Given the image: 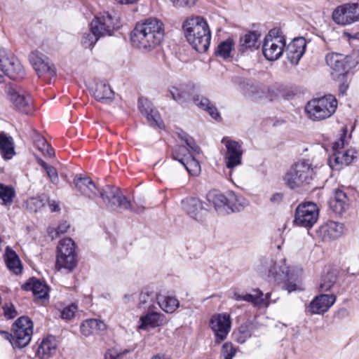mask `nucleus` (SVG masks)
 I'll use <instances>...</instances> for the list:
<instances>
[{
  "instance_id": "774afa93",
  "label": "nucleus",
  "mask_w": 359,
  "mask_h": 359,
  "mask_svg": "<svg viewBox=\"0 0 359 359\" xmlns=\"http://www.w3.org/2000/svg\"><path fill=\"white\" fill-rule=\"evenodd\" d=\"M37 162L44 170L49 165L41 158H37Z\"/></svg>"
},
{
  "instance_id": "09e8293b",
  "label": "nucleus",
  "mask_w": 359,
  "mask_h": 359,
  "mask_svg": "<svg viewBox=\"0 0 359 359\" xmlns=\"http://www.w3.org/2000/svg\"><path fill=\"white\" fill-rule=\"evenodd\" d=\"M178 137L184 141L187 146L190 148L195 154H200L201 148L197 145L195 140L192 137L189 135L187 133L181 131L178 133Z\"/></svg>"
},
{
  "instance_id": "6ab92c4d",
  "label": "nucleus",
  "mask_w": 359,
  "mask_h": 359,
  "mask_svg": "<svg viewBox=\"0 0 359 359\" xmlns=\"http://www.w3.org/2000/svg\"><path fill=\"white\" fill-rule=\"evenodd\" d=\"M336 296L333 294H321L316 296L308 306V311L312 314H321L327 311L334 304Z\"/></svg>"
},
{
  "instance_id": "0e129e2a",
  "label": "nucleus",
  "mask_w": 359,
  "mask_h": 359,
  "mask_svg": "<svg viewBox=\"0 0 359 359\" xmlns=\"http://www.w3.org/2000/svg\"><path fill=\"white\" fill-rule=\"evenodd\" d=\"M283 199V194L279 193L274 194L270 198L273 203H280Z\"/></svg>"
},
{
  "instance_id": "f03ea898",
  "label": "nucleus",
  "mask_w": 359,
  "mask_h": 359,
  "mask_svg": "<svg viewBox=\"0 0 359 359\" xmlns=\"http://www.w3.org/2000/svg\"><path fill=\"white\" fill-rule=\"evenodd\" d=\"M168 92L172 99L182 106L193 102L196 106L206 111L212 118L215 120L221 118L216 107L208 98L198 95L194 85L182 83L172 86L168 88Z\"/></svg>"
},
{
  "instance_id": "4468645a",
  "label": "nucleus",
  "mask_w": 359,
  "mask_h": 359,
  "mask_svg": "<svg viewBox=\"0 0 359 359\" xmlns=\"http://www.w3.org/2000/svg\"><path fill=\"white\" fill-rule=\"evenodd\" d=\"M231 318L228 313H219L212 316L210 326L215 335V343L224 341L231 330Z\"/></svg>"
},
{
  "instance_id": "c85d7f7f",
  "label": "nucleus",
  "mask_w": 359,
  "mask_h": 359,
  "mask_svg": "<svg viewBox=\"0 0 359 359\" xmlns=\"http://www.w3.org/2000/svg\"><path fill=\"white\" fill-rule=\"evenodd\" d=\"M256 328L255 325L250 320L242 323L236 332H233L235 340L239 344H244L251 337L252 333Z\"/></svg>"
},
{
  "instance_id": "c756f323",
  "label": "nucleus",
  "mask_w": 359,
  "mask_h": 359,
  "mask_svg": "<svg viewBox=\"0 0 359 359\" xmlns=\"http://www.w3.org/2000/svg\"><path fill=\"white\" fill-rule=\"evenodd\" d=\"M0 152L6 160L11 159L15 154L12 137L4 133H0Z\"/></svg>"
},
{
  "instance_id": "4be33fe9",
  "label": "nucleus",
  "mask_w": 359,
  "mask_h": 359,
  "mask_svg": "<svg viewBox=\"0 0 359 359\" xmlns=\"http://www.w3.org/2000/svg\"><path fill=\"white\" fill-rule=\"evenodd\" d=\"M74 184L81 194L90 198L98 196L99 188L90 177L76 175Z\"/></svg>"
},
{
  "instance_id": "7c9ffc66",
  "label": "nucleus",
  "mask_w": 359,
  "mask_h": 359,
  "mask_svg": "<svg viewBox=\"0 0 359 359\" xmlns=\"http://www.w3.org/2000/svg\"><path fill=\"white\" fill-rule=\"evenodd\" d=\"M5 262L8 269L16 275L22 272L21 262L14 250L6 247L5 253Z\"/></svg>"
},
{
  "instance_id": "1a4fd4ad",
  "label": "nucleus",
  "mask_w": 359,
  "mask_h": 359,
  "mask_svg": "<svg viewBox=\"0 0 359 359\" xmlns=\"http://www.w3.org/2000/svg\"><path fill=\"white\" fill-rule=\"evenodd\" d=\"M98 196L102 199L106 206L111 210H128L130 208V202L115 186L108 184L101 189L99 188Z\"/></svg>"
},
{
  "instance_id": "864d4df0",
  "label": "nucleus",
  "mask_w": 359,
  "mask_h": 359,
  "mask_svg": "<svg viewBox=\"0 0 359 359\" xmlns=\"http://www.w3.org/2000/svg\"><path fill=\"white\" fill-rule=\"evenodd\" d=\"M341 151L334 152L329 158V165L332 169L338 170L340 166L344 165L343 160L341 159Z\"/></svg>"
},
{
  "instance_id": "a878e982",
  "label": "nucleus",
  "mask_w": 359,
  "mask_h": 359,
  "mask_svg": "<svg viewBox=\"0 0 359 359\" xmlns=\"http://www.w3.org/2000/svg\"><path fill=\"white\" fill-rule=\"evenodd\" d=\"M57 341L55 337L48 336L39 344L36 355L41 359H48L56 353Z\"/></svg>"
},
{
  "instance_id": "8fccbe9b",
  "label": "nucleus",
  "mask_w": 359,
  "mask_h": 359,
  "mask_svg": "<svg viewBox=\"0 0 359 359\" xmlns=\"http://www.w3.org/2000/svg\"><path fill=\"white\" fill-rule=\"evenodd\" d=\"M236 353V349L230 342H226L222 345L221 357L222 359H233Z\"/></svg>"
},
{
  "instance_id": "c9c22d12",
  "label": "nucleus",
  "mask_w": 359,
  "mask_h": 359,
  "mask_svg": "<svg viewBox=\"0 0 359 359\" xmlns=\"http://www.w3.org/2000/svg\"><path fill=\"white\" fill-rule=\"evenodd\" d=\"M156 299L161 309L166 313H173L180 306L177 299L173 297L157 295Z\"/></svg>"
},
{
  "instance_id": "bb28decb",
  "label": "nucleus",
  "mask_w": 359,
  "mask_h": 359,
  "mask_svg": "<svg viewBox=\"0 0 359 359\" xmlns=\"http://www.w3.org/2000/svg\"><path fill=\"white\" fill-rule=\"evenodd\" d=\"M346 194L341 190L336 189L329 201L330 208L337 214H341L348 207Z\"/></svg>"
},
{
  "instance_id": "f3484780",
  "label": "nucleus",
  "mask_w": 359,
  "mask_h": 359,
  "mask_svg": "<svg viewBox=\"0 0 359 359\" xmlns=\"http://www.w3.org/2000/svg\"><path fill=\"white\" fill-rule=\"evenodd\" d=\"M222 142L225 145L226 152L225 154L226 165L229 169L239 165L242 163L243 150L239 142L223 137Z\"/></svg>"
},
{
  "instance_id": "603ef678",
  "label": "nucleus",
  "mask_w": 359,
  "mask_h": 359,
  "mask_svg": "<svg viewBox=\"0 0 359 359\" xmlns=\"http://www.w3.org/2000/svg\"><path fill=\"white\" fill-rule=\"evenodd\" d=\"M77 311V306L75 304H72L65 307L60 311L61 318L64 320H69L74 317L75 313Z\"/></svg>"
},
{
  "instance_id": "a211bd4d",
  "label": "nucleus",
  "mask_w": 359,
  "mask_h": 359,
  "mask_svg": "<svg viewBox=\"0 0 359 359\" xmlns=\"http://www.w3.org/2000/svg\"><path fill=\"white\" fill-rule=\"evenodd\" d=\"M118 27L117 20L109 13L95 17L90 23L91 31L95 32L101 37L111 35L113 31Z\"/></svg>"
},
{
  "instance_id": "37998d69",
  "label": "nucleus",
  "mask_w": 359,
  "mask_h": 359,
  "mask_svg": "<svg viewBox=\"0 0 359 359\" xmlns=\"http://www.w3.org/2000/svg\"><path fill=\"white\" fill-rule=\"evenodd\" d=\"M254 294H245V302L252 303L257 307L262 306L265 303L263 292L259 290H253Z\"/></svg>"
},
{
  "instance_id": "ea45409f",
  "label": "nucleus",
  "mask_w": 359,
  "mask_h": 359,
  "mask_svg": "<svg viewBox=\"0 0 359 359\" xmlns=\"http://www.w3.org/2000/svg\"><path fill=\"white\" fill-rule=\"evenodd\" d=\"M15 196V189L8 185L0 184V204L2 205H10Z\"/></svg>"
},
{
  "instance_id": "b1692460",
  "label": "nucleus",
  "mask_w": 359,
  "mask_h": 359,
  "mask_svg": "<svg viewBox=\"0 0 359 359\" xmlns=\"http://www.w3.org/2000/svg\"><path fill=\"white\" fill-rule=\"evenodd\" d=\"M182 204L183 209L191 217L198 221L202 220L203 211L206 208L201 200L196 198H186L182 201Z\"/></svg>"
},
{
  "instance_id": "9b49d317",
  "label": "nucleus",
  "mask_w": 359,
  "mask_h": 359,
  "mask_svg": "<svg viewBox=\"0 0 359 359\" xmlns=\"http://www.w3.org/2000/svg\"><path fill=\"white\" fill-rule=\"evenodd\" d=\"M273 30L265 37L262 46V52L266 60L274 61L283 55L285 47V40L283 36H272Z\"/></svg>"
},
{
  "instance_id": "aec40b11",
  "label": "nucleus",
  "mask_w": 359,
  "mask_h": 359,
  "mask_svg": "<svg viewBox=\"0 0 359 359\" xmlns=\"http://www.w3.org/2000/svg\"><path fill=\"white\" fill-rule=\"evenodd\" d=\"M343 230V224L329 221L322 224L317 230L316 233L323 241L327 242L340 237Z\"/></svg>"
},
{
  "instance_id": "72a5a7b5",
  "label": "nucleus",
  "mask_w": 359,
  "mask_h": 359,
  "mask_svg": "<svg viewBox=\"0 0 359 359\" xmlns=\"http://www.w3.org/2000/svg\"><path fill=\"white\" fill-rule=\"evenodd\" d=\"M207 199L213 205L217 212L220 214L226 213V196L217 191H210L207 195Z\"/></svg>"
},
{
  "instance_id": "052dcab7",
  "label": "nucleus",
  "mask_w": 359,
  "mask_h": 359,
  "mask_svg": "<svg viewBox=\"0 0 359 359\" xmlns=\"http://www.w3.org/2000/svg\"><path fill=\"white\" fill-rule=\"evenodd\" d=\"M346 136V133L341 137V138L333 144V150L334 152L340 151L339 149L344 147V137Z\"/></svg>"
},
{
  "instance_id": "9d476101",
  "label": "nucleus",
  "mask_w": 359,
  "mask_h": 359,
  "mask_svg": "<svg viewBox=\"0 0 359 359\" xmlns=\"http://www.w3.org/2000/svg\"><path fill=\"white\" fill-rule=\"evenodd\" d=\"M319 210L316 203L306 202L296 208L294 222L297 226L311 228L318 219Z\"/></svg>"
},
{
  "instance_id": "ddd939ff",
  "label": "nucleus",
  "mask_w": 359,
  "mask_h": 359,
  "mask_svg": "<svg viewBox=\"0 0 359 359\" xmlns=\"http://www.w3.org/2000/svg\"><path fill=\"white\" fill-rule=\"evenodd\" d=\"M276 269L277 267L276 265L270 269L269 276H271L275 280L281 279L282 276H283L284 278L286 279V283L284 286L285 289L287 290L289 292L295 291L297 288L296 282L298 280L299 276L302 274V269H290L286 266H279L280 271L282 273V274H280V272L276 270Z\"/></svg>"
},
{
  "instance_id": "3c124183",
  "label": "nucleus",
  "mask_w": 359,
  "mask_h": 359,
  "mask_svg": "<svg viewBox=\"0 0 359 359\" xmlns=\"http://www.w3.org/2000/svg\"><path fill=\"white\" fill-rule=\"evenodd\" d=\"M69 228V224L67 222L60 223L57 228L48 229V233L49 236L54 239L58 237L60 234L65 233Z\"/></svg>"
},
{
  "instance_id": "f704fd0d",
  "label": "nucleus",
  "mask_w": 359,
  "mask_h": 359,
  "mask_svg": "<svg viewBox=\"0 0 359 359\" xmlns=\"http://www.w3.org/2000/svg\"><path fill=\"white\" fill-rule=\"evenodd\" d=\"M22 289L32 291L33 294L37 295L40 299L45 298L48 295L46 285L34 278L25 283L22 285Z\"/></svg>"
},
{
  "instance_id": "a18cd8bd",
  "label": "nucleus",
  "mask_w": 359,
  "mask_h": 359,
  "mask_svg": "<svg viewBox=\"0 0 359 359\" xmlns=\"http://www.w3.org/2000/svg\"><path fill=\"white\" fill-rule=\"evenodd\" d=\"M101 38L95 32L91 31L90 28V31L88 32H85L83 34L81 43L86 48H92L97 43V41Z\"/></svg>"
},
{
  "instance_id": "2f4dec72",
  "label": "nucleus",
  "mask_w": 359,
  "mask_h": 359,
  "mask_svg": "<svg viewBox=\"0 0 359 359\" xmlns=\"http://www.w3.org/2000/svg\"><path fill=\"white\" fill-rule=\"evenodd\" d=\"M80 328L83 335L89 336L99 331L104 330L106 329V325L101 320L92 318L83 322Z\"/></svg>"
},
{
  "instance_id": "a19ab883",
  "label": "nucleus",
  "mask_w": 359,
  "mask_h": 359,
  "mask_svg": "<svg viewBox=\"0 0 359 359\" xmlns=\"http://www.w3.org/2000/svg\"><path fill=\"white\" fill-rule=\"evenodd\" d=\"M34 141L35 145L44 156L48 157L54 156L53 149L47 142L46 140L43 137L39 134H36L34 137Z\"/></svg>"
},
{
  "instance_id": "e2e57ef3",
  "label": "nucleus",
  "mask_w": 359,
  "mask_h": 359,
  "mask_svg": "<svg viewBox=\"0 0 359 359\" xmlns=\"http://www.w3.org/2000/svg\"><path fill=\"white\" fill-rule=\"evenodd\" d=\"M348 311L345 308H341L340 309L338 310L337 313V317L338 318H346L348 316Z\"/></svg>"
},
{
  "instance_id": "bf43d9fd",
  "label": "nucleus",
  "mask_w": 359,
  "mask_h": 359,
  "mask_svg": "<svg viewBox=\"0 0 359 359\" xmlns=\"http://www.w3.org/2000/svg\"><path fill=\"white\" fill-rule=\"evenodd\" d=\"M243 83V86L245 84V81L243 82H241V84ZM246 86L248 87L246 90L245 89V87H242L243 88V90L246 91V93L255 94L257 89H262V86L257 84V85H249V83H246Z\"/></svg>"
},
{
  "instance_id": "49530a36",
  "label": "nucleus",
  "mask_w": 359,
  "mask_h": 359,
  "mask_svg": "<svg viewBox=\"0 0 359 359\" xmlns=\"http://www.w3.org/2000/svg\"><path fill=\"white\" fill-rule=\"evenodd\" d=\"M233 46V42L231 39H227L220 43L216 50V54L224 58L230 57V53Z\"/></svg>"
},
{
  "instance_id": "423d86ee",
  "label": "nucleus",
  "mask_w": 359,
  "mask_h": 359,
  "mask_svg": "<svg viewBox=\"0 0 359 359\" xmlns=\"http://www.w3.org/2000/svg\"><path fill=\"white\" fill-rule=\"evenodd\" d=\"M33 334V323L27 316L20 317L12 326V333L5 332L14 348H22L31 341Z\"/></svg>"
},
{
  "instance_id": "5701e85b",
  "label": "nucleus",
  "mask_w": 359,
  "mask_h": 359,
  "mask_svg": "<svg viewBox=\"0 0 359 359\" xmlns=\"http://www.w3.org/2000/svg\"><path fill=\"white\" fill-rule=\"evenodd\" d=\"M306 43L304 38L294 39L287 47L285 52L290 62L298 64L306 50Z\"/></svg>"
},
{
  "instance_id": "e433bc0d",
  "label": "nucleus",
  "mask_w": 359,
  "mask_h": 359,
  "mask_svg": "<svg viewBox=\"0 0 359 359\" xmlns=\"http://www.w3.org/2000/svg\"><path fill=\"white\" fill-rule=\"evenodd\" d=\"M259 34L255 32H249L240 39V51L244 52L247 49L259 47L258 39Z\"/></svg>"
},
{
  "instance_id": "4d7b16f0",
  "label": "nucleus",
  "mask_w": 359,
  "mask_h": 359,
  "mask_svg": "<svg viewBox=\"0 0 359 359\" xmlns=\"http://www.w3.org/2000/svg\"><path fill=\"white\" fill-rule=\"evenodd\" d=\"M355 151L353 150H346L345 151H341V159L343 160V163L344 165H349L355 158L354 156Z\"/></svg>"
},
{
  "instance_id": "c03bdc74",
  "label": "nucleus",
  "mask_w": 359,
  "mask_h": 359,
  "mask_svg": "<svg viewBox=\"0 0 359 359\" xmlns=\"http://www.w3.org/2000/svg\"><path fill=\"white\" fill-rule=\"evenodd\" d=\"M48 202L49 198L46 194H41L39 196L30 198L29 205L31 210L37 212L41 210Z\"/></svg>"
},
{
  "instance_id": "6e6d98bb",
  "label": "nucleus",
  "mask_w": 359,
  "mask_h": 359,
  "mask_svg": "<svg viewBox=\"0 0 359 359\" xmlns=\"http://www.w3.org/2000/svg\"><path fill=\"white\" fill-rule=\"evenodd\" d=\"M4 316L9 319L16 317L18 313L12 304H6L3 306Z\"/></svg>"
},
{
  "instance_id": "69168bd1",
  "label": "nucleus",
  "mask_w": 359,
  "mask_h": 359,
  "mask_svg": "<svg viewBox=\"0 0 359 359\" xmlns=\"http://www.w3.org/2000/svg\"><path fill=\"white\" fill-rule=\"evenodd\" d=\"M231 298L236 301H245V294H241L237 292H234Z\"/></svg>"
},
{
  "instance_id": "338daca9",
  "label": "nucleus",
  "mask_w": 359,
  "mask_h": 359,
  "mask_svg": "<svg viewBox=\"0 0 359 359\" xmlns=\"http://www.w3.org/2000/svg\"><path fill=\"white\" fill-rule=\"evenodd\" d=\"M118 356V354L112 353V351H109L105 354V359H116Z\"/></svg>"
},
{
  "instance_id": "58836bf2",
  "label": "nucleus",
  "mask_w": 359,
  "mask_h": 359,
  "mask_svg": "<svg viewBox=\"0 0 359 359\" xmlns=\"http://www.w3.org/2000/svg\"><path fill=\"white\" fill-rule=\"evenodd\" d=\"M141 325L140 329H146L148 326L151 327H158L162 323V316L156 312L149 313L140 318Z\"/></svg>"
},
{
  "instance_id": "39448f33",
  "label": "nucleus",
  "mask_w": 359,
  "mask_h": 359,
  "mask_svg": "<svg viewBox=\"0 0 359 359\" xmlns=\"http://www.w3.org/2000/svg\"><path fill=\"white\" fill-rule=\"evenodd\" d=\"M337 107V99L333 95H328L309 101L305 111L310 119L320 121L330 117L335 112Z\"/></svg>"
},
{
  "instance_id": "393cba45",
  "label": "nucleus",
  "mask_w": 359,
  "mask_h": 359,
  "mask_svg": "<svg viewBox=\"0 0 359 359\" xmlns=\"http://www.w3.org/2000/svg\"><path fill=\"white\" fill-rule=\"evenodd\" d=\"M348 57L344 55L339 53H329L325 57V60L328 66L332 69L343 74L348 72L350 65L348 62Z\"/></svg>"
},
{
  "instance_id": "79ce46f5",
  "label": "nucleus",
  "mask_w": 359,
  "mask_h": 359,
  "mask_svg": "<svg viewBox=\"0 0 359 359\" xmlns=\"http://www.w3.org/2000/svg\"><path fill=\"white\" fill-rule=\"evenodd\" d=\"M189 149L185 146L177 145L172 150V158L173 159L180 162L187 169V170L190 172V170L187 166V164L184 161V157L189 154Z\"/></svg>"
},
{
  "instance_id": "13d9d810",
  "label": "nucleus",
  "mask_w": 359,
  "mask_h": 359,
  "mask_svg": "<svg viewBox=\"0 0 359 359\" xmlns=\"http://www.w3.org/2000/svg\"><path fill=\"white\" fill-rule=\"evenodd\" d=\"M177 7L191 6L195 4V0H170Z\"/></svg>"
},
{
  "instance_id": "20e7f679",
  "label": "nucleus",
  "mask_w": 359,
  "mask_h": 359,
  "mask_svg": "<svg viewBox=\"0 0 359 359\" xmlns=\"http://www.w3.org/2000/svg\"><path fill=\"white\" fill-rule=\"evenodd\" d=\"M316 167L309 161L302 160L293 164L283 177L285 185L297 192L307 190L316 177Z\"/></svg>"
},
{
  "instance_id": "f8f14e48",
  "label": "nucleus",
  "mask_w": 359,
  "mask_h": 359,
  "mask_svg": "<svg viewBox=\"0 0 359 359\" xmlns=\"http://www.w3.org/2000/svg\"><path fill=\"white\" fill-rule=\"evenodd\" d=\"M333 20L341 25H350L359 19V4H345L337 7L332 13Z\"/></svg>"
},
{
  "instance_id": "dca6fc26",
  "label": "nucleus",
  "mask_w": 359,
  "mask_h": 359,
  "mask_svg": "<svg viewBox=\"0 0 359 359\" xmlns=\"http://www.w3.org/2000/svg\"><path fill=\"white\" fill-rule=\"evenodd\" d=\"M29 60L39 77L46 76L48 78H52L56 75L55 67L42 53H31L29 55Z\"/></svg>"
},
{
  "instance_id": "473e14b6",
  "label": "nucleus",
  "mask_w": 359,
  "mask_h": 359,
  "mask_svg": "<svg viewBox=\"0 0 359 359\" xmlns=\"http://www.w3.org/2000/svg\"><path fill=\"white\" fill-rule=\"evenodd\" d=\"M245 202L242 196H238L233 191H229L226 194V213L240 212L244 206Z\"/></svg>"
},
{
  "instance_id": "f257e3e1",
  "label": "nucleus",
  "mask_w": 359,
  "mask_h": 359,
  "mask_svg": "<svg viewBox=\"0 0 359 359\" xmlns=\"http://www.w3.org/2000/svg\"><path fill=\"white\" fill-rule=\"evenodd\" d=\"M164 34L163 23L157 18H149L136 24L130 40L133 46L151 51L161 44Z\"/></svg>"
},
{
  "instance_id": "5fc2aeb1",
  "label": "nucleus",
  "mask_w": 359,
  "mask_h": 359,
  "mask_svg": "<svg viewBox=\"0 0 359 359\" xmlns=\"http://www.w3.org/2000/svg\"><path fill=\"white\" fill-rule=\"evenodd\" d=\"M45 170L46 172L47 176H48L50 182L52 184L57 185L59 183V177H58V173H57L56 168H54L53 166L49 165L45 169Z\"/></svg>"
},
{
  "instance_id": "0eeeda50",
  "label": "nucleus",
  "mask_w": 359,
  "mask_h": 359,
  "mask_svg": "<svg viewBox=\"0 0 359 359\" xmlns=\"http://www.w3.org/2000/svg\"><path fill=\"white\" fill-rule=\"evenodd\" d=\"M76 264L77 254L74 241L70 238L61 239L56 250V269L57 270L65 269L72 271Z\"/></svg>"
},
{
  "instance_id": "4c0bfd02",
  "label": "nucleus",
  "mask_w": 359,
  "mask_h": 359,
  "mask_svg": "<svg viewBox=\"0 0 359 359\" xmlns=\"http://www.w3.org/2000/svg\"><path fill=\"white\" fill-rule=\"evenodd\" d=\"M337 274L334 271H328L323 276L319 284V292L323 293L331 291L336 285Z\"/></svg>"
},
{
  "instance_id": "412c9836",
  "label": "nucleus",
  "mask_w": 359,
  "mask_h": 359,
  "mask_svg": "<svg viewBox=\"0 0 359 359\" xmlns=\"http://www.w3.org/2000/svg\"><path fill=\"white\" fill-rule=\"evenodd\" d=\"M8 95L11 101L21 111L26 114H32L34 112L32 99L29 95H21L13 88L8 90Z\"/></svg>"
},
{
  "instance_id": "6e6552de",
  "label": "nucleus",
  "mask_w": 359,
  "mask_h": 359,
  "mask_svg": "<svg viewBox=\"0 0 359 359\" xmlns=\"http://www.w3.org/2000/svg\"><path fill=\"white\" fill-rule=\"evenodd\" d=\"M4 76L13 80H21L25 77V72L11 51L0 48V83L4 81Z\"/></svg>"
},
{
  "instance_id": "7ed1b4c3",
  "label": "nucleus",
  "mask_w": 359,
  "mask_h": 359,
  "mask_svg": "<svg viewBox=\"0 0 359 359\" xmlns=\"http://www.w3.org/2000/svg\"><path fill=\"white\" fill-rule=\"evenodd\" d=\"M187 41L198 52H205L210 46L211 32L207 22L197 16L187 19L182 25Z\"/></svg>"
},
{
  "instance_id": "de8ad7c7",
  "label": "nucleus",
  "mask_w": 359,
  "mask_h": 359,
  "mask_svg": "<svg viewBox=\"0 0 359 359\" xmlns=\"http://www.w3.org/2000/svg\"><path fill=\"white\" fill-rule=\"evenodd\" d=\"M178 137L184 141L187 146L190 148L195 154H200L201 148L197 145L195 140L192 137L189 135L187 133L181 131L178 133Z\"/></svg>"
},
{
  "instance_id": "cd10ccee",
  "label": "nucleus",
  "mask_w": 359,
  "mask_h": 359,
  "mask_svg": "<svg viewBox=\"0 0 359 359\" xmlns=\"http://www.w3.org/2000/svg\"><path fill=\"white\" fill-rule=\"evenodd\" d=\"M93 93L96 100L101 102L112 101L114 95V91L105 81H97L93 90Z\"/></svg>"
},
{
  "instance_id": "2eb2a0df",
  "label": "nucleus",
  "mask_w": 359,
  "mask_h": 359,
  "mask_svg": "<svg viewBox=\"0 0 359 359\" xmlns=\"http://www.w3.org/2000/svg\"><path fill=\"white\" fill-rule=\"evenodd\" d=\"M138 109L141 114L147 118L150 126L159 129H163L165 128L160 113L147 98H139Z\"/></svg>"
},
{
  "instance_id": "680f3d73",
  "label": "nucleus",
  "mask_w": 359,
  "mask_h": 359,
  "mask_svg": "<svg viewBox=\"0 0 359 359\" xmlns=\"http://www.w3.org/2000/svg\"><path fill=\"white\" fill-rule=\"evenodd\" d=\"M151 300L149 294L146 292H142L140 294V306H144V305Z\"/></svg>"
}]
</instances>
